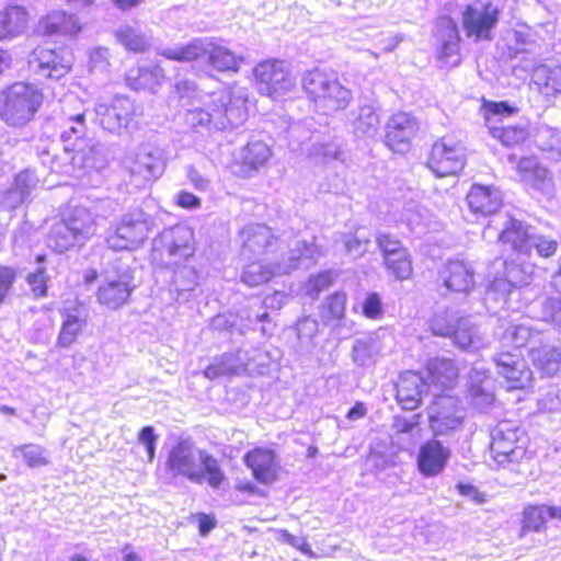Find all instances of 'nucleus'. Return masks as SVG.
<instances>
[{
	"label": "nucleus",
	"instance_id": "obj_57",
	"mask_svg": "<svg viewBox=\"0 0 561 561\" xmlns=\"http://www.w3.org/2000/svg\"><path fill=\"white\" fill-rule=\"evenodd\" d=\"M456 489L461 495L470 497L478 504H482L486 501L485 494L471 483L460 482L456 485Z\"/></svg>",
	"mask_w": 561,
	"mask_h": 561
},
{
	"label": "nucleus",
	"instance_id": "obj_59",
	"mask_svg": "<svg viewBox=\"0 0 561 561\" xmlns=\"http://www.w3.org/2000/svg\"><path fill=\"white\" fill-rule=\"evenodd\" d=\"M198 533L201 536L208 535L216 527V519L213 515L199 513L197 514Z\"/></svg>",
	"mask_w": 561,
	"mask_h": 561
},
{
	"label": "nucleus",
	"instance_id": "obj_60",
	"mask_svg": "<svg viewBox=\"0 0 561 561\" xmlns=\"http://www.w3.org/2000/svg\"><path fill=\"white\" fill-rule=\"evenodd\" d=\"M332 282L333 279L329 272L320 273L311 279L312 287L317 293L329 288Z\"/></svg>",
	"mask_w": 561,
	"mask_h": 561
},
{
	"label": "nucleus",
	"instance_id": "obj_62",
	"mask_svg": "<svg viewBox=\"0 0 561 561\" xmlns=\"http://www.w3.org/2000/svg\"><path fill=\"white\" fill-rule=\"evenodd\" d=\"M415 426V423L404 419V417H394L393 420V428L397 434L411 433Z\"/></svg>",
	"mask_w": 561,
	"mask_h": 561
},
{
	"label": "nucleus",
	"instance_id": "obj_12",
	"mask_svg": "<svg viewBox=\"0 0 561 561\" xmlns=\"http://www.w3.org/2000/svg\"><path fill=\"white\" fill-rule=\"evenodd\" d=\"M467 163L462 149L444 138L436 140L431 148L426 165L437 178L459 175Z\"/></svg>",
	"mask_w": 561,
	"mask_h": 561
},
{
	"label": "nucleus",
	"instance_id": "obj_36",
	"mask_svg": "<svg viewBox=\"0 0 561 561\" xmlns=\"http://www.w3.org/2000/svg\"><path fill=\"white\" fill-rule=\"evenodd\" d=\"M196 241L191 228H180L174 231L168 253L176 262H185L195 254Z\"/></svg>",
	"mask_w": 561,
	"mask_h": 561
},
{
	"label": "nucleus",
	"instance_id": "obj_10",
	"mask_svg": "<svg viewBox=\"0 0 561 561\" xmlns=\"http://www.w3.org/2000/svg\"><path fill=\"white\" fill-rule=\"evenodd\" d=\"M433 36L435 38V57L448 68L461 65V37L457 22L450 15H440L435 22Z\"/></svg>",
	"mask_w": 561,
	"mask_h": 561
},
{
	"label": "nucleus",
	"instance_id": "obj_63",
	"mask_svg": "<svg viewBox=\"0 0 561 561\" xmlns=\"http://www.w3.org/2000/svg\"><path fill=\"white\" fill-rule=\"evenodd\" d=\"M367 413V409L363 402H356L346 413L350 421L363 419Z\"/></svg>",
	"mask_w": 561,
	"mask_h": 561
},
{
	"label": "nucleus",
	"instance_id": "obj_44",
	"mask_svg": "<svg viewBox=\"0 0 561 561\" xmlns=\"http://www.w3.org/2000/svg\"><path fill=\"white\" fill-rule=\"evenodd\" d=\"M347 297L345 293L329 295L321 306V318L325 322L340 321L345 316Z\"/></svg>",
	"mask_w": 561,
	"mask_h": 561
},
{
	"label": "nucleus",
	"instance_id": "obj_25",
	"mask_svg": "<svg viewBox=\"0 0 561 561\" xmlns=\"http://www.w3.org/2000/svg\"><path fill=\"white\" fill-rule=\"evenodd\" d=\"M499 242L510 247L516 254L529 255L531 251V236L523 221L510 217L497 236Z\"/></svg>",
	"mask_w": 561,
	"mask_h": 561
},
{
	"label": "nucleus",
	"instance_id": "obj_32",
	"mask_svg": "<svg viewBox=\"0 0 561 561\" xmlns=\"http://www.w3.org/2000/svg\"><path fill=\"white\" fill-rule=\"evenodd\" d=\"M163 80L164 71L159 66L136 67L128 70L124 77L125 84L134 91H153Z\"/></svg>",
	"mask_w": 561,
	"mask_h": 561
},
{
	"label": "nucleus",
	"instance_id": "obj_43",
	"mask_svg": "<svg viewBox=\"0 0 561 561\" xmlns=\"http://www.w3.org/2000/svg\"><path fill=\"white\" fill-rule=\"evenodd\" d=\"M236 360V354L224 353L216 357L211 364L205 367L203 375L209 380H214L222 376L236 375L238 374V368L234 366Z\"/></svg>",
	"mask_w": 561,
	"mask_h": 561
},
{
	"label": "nucleus",
	"instance_id": "obj_54",
	"mask_svg": "<svg viewBox=\"0 0 561 561\" xmlns=\"http://www.w3.org/2000/svg\"><path fill=\"white\" fill-rule=\"evenodd\" d=\"M380 119L377 113L368 110L357 117V129L364 134L376 131L379 127Z\"/></svg>",
	"mask_w": 561,
	"mask_h": 561
},
{
	"label": "nucleus",
	"instance_id": "obj_41",
	"mask_svg": "<svg viewBox=\"0 0 561 561\" xmlns=\"http://www.w3.org/2000/svg\"><path fill=\"white\" fill-rule=\"evenodd\" d=\"M79 241H82L75 233L60 221H57L50 228L48 233V243L58 253H64L77 245Z\"/></svg>",
	"mask_w": 561,
	"mask_h": 561
},
{
	"label": "nucleus",
	"instance_id": "obj_51",
	"mask_svg": "<svg viewBox=\"0 0 561 561\" xmlns=\"http://www.w3.org/2000/svg\"><path fill=\"white\" fill-rule=\"evenodd\" d=\"M362 313L370 320L381 319L383 316V305L378 293L371 291L366 295L362 302Z\"/></svg>",
	"mask_w": 561,
	"mask_h": 561
},
{
	"label": "nucleus",
	"instance_id": "obj_64",
	"mask_svg": "<svg viewBox=\"0 0 561 561\" xmlns=\"http://www.w3.org/2000/svg\"><path fill=\"white\" fill-rule=\"evenodd\" d=\"M122 551L124 553L122 561H144L130 543L124 545Z\"/></svg>",
	"mask_w": 561,
	"mask_h": 561
},
{
	"label": "nucleus",
	"instance_id": "obj_55",
	"mask_svg": "<svg viewBox=\"0 0 561 561\" xmlns=\"http://www.w3.org/2000/svg\"><path fill=\"white\" fill-rule=\"evenodd\" d=\"M174 204L183 209L192 210L202 206V201L188 191H180L174 198Z\"/></svg>",
	"mask_w": 561,
	"mask_h": 561
},
{
	"label": "nucleus",
	"instance_id": "obj_1",
	"mask_svg": "<svg viewBox=\"0 0 561 561\" xmlns=\"http://www.w3.org/2000/svg\"><path fill=\"white\" fill-rule=\"evenodd\" d=\"M164 468L172 478H184L195 484L207 482L211 489H219L227 481L219 461L205 449H199L196 457L188 439H179L169 449Z\"/></svg>",
	"mask_w": 561,
	"mask_h": 561
},
{
	"label": "nucleus",
	"instance_id": "obj_7",
	"mask_svg": "<svg viewBox=\"0 0 561 561\" xmlns=\"http://www.w3.org/2000/svg\"><path fill=\"white\" fill-rule=\"evenodd\" d=\"M253 81L260 95L275 100L295 88V77L282 59H265L253 68Z\"/></svg>",
	"mask_w": 561,
	"mask_h": 561
},
{
	"label": "nucleus",
	"instance_id": "obj_40",
	"mask_svg": "<svg viewBox=\"0 0 561 561\" xmlns=\"http://www.w3.org/2000/svg\"><path fill=\"white\" fill-rule=\"evenodd\" d=\"M387 272L398 280H408L413 276V261L409 250L383 260Z\"/></svg>",
	"mask_w": 561,
	"mask_h": 561
},
{
	"label": "nucleus",
	"instance_id": "obj_29",
	"mask_svg": "<svg viewBox=\"0 0 561 561\" xmlns=\"http://www.w3.org/2000/svg\"><path fill=\"white\" fill-rule=\"evenodd\" d=\"M165 170V163L158 151H142L136 154L130 174L144 182L158 180Z\"/></svg>",
	"mask_w": 561,
	"mask_h": 561
},
{
	"label": "nucleus",
	"instance_id": "obj_4",
	"mask_svg": "<svg viewBox=\"0 0 561 561\" xmlns=\"http://www.w3.org/2000/svg\"><path fill=\"white\" fill-rule=\"evenodd\" d=\"M490 456L500 467H518L533 458L530 438L519 426L501 422L491 436Z\"/></svg>",
	"mask_w": 561,
	"mask_h": 561
},
{
	"label": "nucleus",
	"instance_id": "obj_17",
	"mask_svg": "<svg viewBox=\"0 0 561 561\" xmlns=\"http://www.w3.org/2000/svg\"><path fill=\"white\" fill-rule=\"evenodd\" d=\"M36 70L49 79H61L72 69V53L61 48L36 47L33 50Z\"/></svg>",
	"mask_w": 561,
	"mask_h": 561
},
{
	"label": "nucleus",
	"instance_id": "obj_26",
	"mask_svg": "<svg viewBox=\"0 0 561 561\" xmlns=\"http://www.w3.org/2000/svg\"><path fill=\"white\" fill-rule=\"evenodd\" d=\"M59 221L81 240L93 234L95 227V218L93 214L90 209L83 206L66 207L61 211Z\"/></svg>",
	"mask_w": 561,
	"mask_h": 561
},
{
	"label": "nucleus",
	"instance_id": "obj_56",
	"mask_svg": "<svg viewBox=\"0 0 561 561\" xmlns=\"http://www.w3.org/2000/svg\"><path fill=\"white\" fill-rule=\"evenodd\" d=\"M234 492L248 497H265L266 493L261 490L253 481H239L233 486Z\"/></svg>",
	"mask_w": 561,
	"mask_h": 561
},
{
	"label": "nucleus",
	"instance_id": "obj_14",
	"mask_svg": "<svg viewBox=\"0 0 561 561\" xmlns=\"http://www.w3.org/2000/svg\"><path fill=\"white\" fill-rule=\"evenodd\" d=\"M428 329L433 335L451 339L460 348L467 350L473 344L468 320L451 311L435 313L428 321Z\"/></svg>",
	"mask_w": 561,
	"mask_h": 561
},
{
	"label": "nucleus",
	"instance_id": "obj_2",
	"mask_svg": "<svg viewBox=\"0 0 561 561\" xmlns=\"http://www.w3.org/2000/svg\"><path fill=\"white\" fill-rule=\"evenodd\" d=\"M44 102L43 92L31 83L15 81L0 90V119L12 127L32 122Z\"/></svg>",
	"mask_w": 561,
	"mask_h": 561
},
{
	"label": "nucleus",
	"instance_id": "obj_52",
	"mask_svg": "<svg viewBox=\"0 0 561 561\" xmlns=\"http://www.w3.org/2000/svg\"><path fill=\"white\" fill-rule=\"evenodd\" d=\"M482 111L484 119L489 121L494 116H511L515 108L506 101H483Z\"/></svg>",
	"mask_w": 561,
	"mask_h": 561
},
{
	"label": "nucleus",
	"instance_id": "obj_33",
	"mask_svg": "<svg viewBox=\"0 0 561 561\" xmlns=\"http://www.w3.org/2000/svg\"><path fill=\"white\" fill-rule=\"evenodd\" d=\"M430 424L436 436H445L459 431L465 421L462 409L456 402L449 408L436 411L428 417Z\"/></svg>",
	"mask_w": 561,
	"mask_h": 561
},
{
	"label": "nucleus",
	"instance_id": "obj_61",
	"mask_svg": "<svg viewBox=\"0 0 561 561\" xmlns=\"http://www.w3.org/2000/svg\"><path fill=\"white\" fill-rule=\"evenodd\" d=\"M188 179L192 185L198 191H205L209 186V180L202 176L196 170L188 173Z\"/></svg>",
	"mask_w": 561,
	"mask_h": 561
},
{
	"label": "nucleus",
	"instance_id": "obj_18",
	"mask_svg": "<svg viewBox=\"0 0 561 561\" xmlns=\"http://www.w3.org/2000/svg\"><path fill=\"white\" fill-rule=\"evenodd\" d=\"M466 204L476 217H488L497 213L503 206L500 190L494 185L474 183L466 194Z\"/></svg>",
	"mask_w": 561,
	"mask_h": 561
},
{
	"label": "nucleus",
	"instance_id": "obj_24",
	"mask_svg": "<svg viewBox=\"0 0 561 561\" xmlns=\"http://www.w3.org/2000/svg\"><path fill=\"white\" fill-rule=\"evenodd\" d=\"M425 369L427 383L443 391L453 389L460 377L457 363L450 358L434 357L426 363Z\"/></svg>",
	"mask_w": 561,
	"mask_h": 561
},
{
	"label": "nucleus",
	"instance_id": "obj_46",
	"mask_svg": "<svg viewBox=\"0 0 561 561\" xmlns=\"http://www.w3.org/2000/svg\"><path fill=\"white\" fill-rule=\"evenodd\" d=\"M275 276L270 265L252 262L242 272V282L250 287H257L268 283Z\"/></svg>",
	"mask_w": 561,
	"mask_h": 561
},
{
	"label": "nucleus",
	"instance_id": "obj_37",
	"mask_svg": "<svg viewBox=\"0 0 561 561\" xmlns=\"http://www.w3.org/2000/svg\"><path fill=\"white\" fill-rule=\"evenodd\" d=\"M531 360L542 376H553L561 368V350L554 346H540L531 352Z\"/></svg>",
	"mask_w": 561,
	"mask_h": 561
},
{
	"label": "nucleus",
	"instance_id": "obj_42",
	"mask_svg": "<svg viewBox=\"0 0 561 561\" xmlns=\"http://www.w3.org/2000/svg\"><path fill=\"white\" fill-rule=\"evenodd\" d=\"M490 134L505 147H517L529 137V131L526 127L513 125L492 127Z\"/></svg>",
	"mask_w": 561,
	"mask_h": 561
},
{
	"label": "nucleus",
	"instance_id": "obj_28",
	"mask_svg": "<svg viewBox=\"0 0 561 561\" xmlns=\"http://www.w3.org/2000/svg\"><path fill=\"white\" fill-rule=\"evenodd\" d=\"M135 116L134 103L124 96L116 98L103 113V124L111 131H121L129 127Z\"/></svg>",
	"mask_w": 561,
	"mask_h": 561
},
{
	"label": "nucleus",
	"instance_id": "obj_22",
	"mask_svg": "<svg viewBox=\"0 0 561 561\" xmlns=\"http://www.w3.org/2000/svg\"><path fill=\"white\" fill-rule=\"evenodd\" d=\"M31 22V13L22 4H7L0 10V42L23 34Z\"/></svg>",
	"mask_w": 561,
	"mask_h": 561
},
{
	"label": "nucleus",
	"instance_id": "obj_15",
	"mask_svg": "<svg viewBox=\"0 0 561 561\" xmlns=\"http://www.w3.org/2000/svg\"><path fill=\"white\" fill-rule=\"evenodd\" d=\"M419 131L417 121L408 113H396L385 126V145L393 152L410 150L412 140Z\"/></svg>",
	"mask_w": 561,
	"mask_h": 561
},
{
	"label": "nucleus",
	"instance_id": "obj_6",
	"mask_svg": "<svg viewBox=\"0 0 561 561\" xmlns=\"http://www.w3.org/2000/svg\"><path fill=\"white\" fill-rule=\"evenodd\" d=\"M501 10L492 0H476L463 7L461 27L473 43L491 42L500 22Z\"/></svg>",
	"mask_w": 561,
	"mask_h": 561
},
{
	"label": "nucleus",
	"instance_id": "obj_21",
	"mask_svg": "<svg viewBox=\"0 0 561 561\" xmlns=\"http://www.w3.org/2000/svg\"><path fill=\"white\" fill-rule=\"evenodd\" d=\"M62 322L56 339V346L59 348H69L83 334L88 325L89 314L84 309V304L78 301L71 309L61 311Z\"/></svg>",
	"mask_w": 561,
	"mask_h": 561
},
{
	"label": "nucleus",
	"instance_id": "obj_49",
	"mask_svg": "<svg viewBox=\"0 0 561 561\" xmlns=\"http://www.w3.org/2000/svg\"><path fill=\"white\" fill-rule=\"evenodd\" d=\"M48 276L44 267L27 274L26 283L35 298H45L48 295Z\"/></svg>",
	"mask_w": 561,
	"mask_h": 561
},
{
	"label": "nucleus",
	"instance_id": "obj_45",
	"mask_svg": "<svg viewBox=\"0 0 561 561\" xmlns=\"http://www.w3.org/2000/svg\"><path fill=\"white\" fill-rule=\"evenodd\" d=\"M115 38L127 51L133 54H142L149 48L146 37L130 26L118 30L115 33Z\"/></svg>",
	"mask_w": 561,
	"mask_h": 561
},
{
	"label": "nucleus",
	"instance_id": "obj_9",
	"mask_svg": "<svg viewBox=\"0 0 561 561\" xmlns=\"http://www.w3.org/2000/svg\"><path fill=\"white\" fill-rule=\"evenodd\" d=\"M136 284L134 274L129 268L107 274L98 286L94 297L104 309L116 311L126 306L131 298Z\"/></svg>",
	"mask_w": 561,
	"mask_h": 561
},
{
	"label": "nucleus",
	"instance_id": "obj_39",
	"mask_svg": "<svg viewBox=\"0 0 561 561\" xmlns=\"http://www.w3.org/2000/svg\"><path fill=\"white\" fill-rule=\"evenodd\" d=\"M516 170L524 181L530 183L536 188L545 182L548 174L547 169L541 167L538 159L534 156L520 158Z\"/></svg>",
	"mask_w": 561,
	"mask_h": 561
},
{
	"label": "nucleus",
	"instance_id": "obj_53",
	"mask_svg": "<svg viewBox=\"0 0 561 561\" xmlns=\"http://www.w3.org/2000/svg\"><path fill=\"white\" fill-rule=\"evenodd\" d=\"M157 438L154 430L150 425L144 426L138 433V440L145 446L149 462H152L156 458Z\"/></svg>",
	"mask_w": 561,
	"mask_h": 561
},
{
	"label": "nucleus",
	"instance_id": "obj_8",
	"mask_svg": "<svg viewBox=\"0 0 561 561\" xmlns=\"http://www.w3.org/2000/svg\"><path fill=\"white\" fill-rule=\"evenodd\" d=\"M492 362L507 391H525L534 383V373L525 360L520 347L497 352Z\"/></svg>",
	"mask_w": 561,
	"mask_h": 561
},
{
	"label": "nucleus",
	"instance_id": "obj_13",
	"mask_svg": "<svg viewBox=\"0 0 561 561\" xmlns=\"http://www.w3.org/2000/svg\"><path fill=\"white\" fill-rule=\"evenodd\" d=\"M242 460L255 482L270 485L279 480L280 461L275 449L255 446L243 455Z\"/></svg>",
	"mask_w": 561,
	"mask_h": 561
},
{
	"label": "nucleus",
	"instance_id": "obj_38",
	"mask_svg": "<svg viewBox=\"0 0 561 561\" xmlns=\"http://www.w3.org/2000/svg\"><path fill=\"white\" fill-rule=\"evenodd\" d=\"M207 43L202 38L193 41L176 47L168 48L161 51V56L165 59L176 62H193L205 57Z\"/></svg>",
	"mask_w": 561,
	"mask_h": 561
},
{
	"label": "nucleus",
	"instance_id": "obj_5",
	"mask_svg": "<svg viewBox=\"0 0 561 561\" xmlns=\"http://www.w3.org/2000/svg\"><path fill=\"white\" fill-rule=\"evenodd\" d=\"M302 88L309 100L327 114L345 108L351 100V91L336 76L320 69L306 73Z\"/></svg>",
	"mask_w": 561,
	"mask_h": 561
},
{
	"label": "nucleus",
	"instance_id": "obj_48",
	"mask_svg": "<svg viewBox=\"0 0 561 561\" xmlns=\"http://www.w3.org/2000/svg\"><path fill=\"white\" fill-rule=\"evenodd\" d=\"M18 274V270L13 266L0 264V307L12 294Z\"/></svg>",
	"mask_w": 561,
	"mask_h": 561
},
{
	"label": "nucleus",
	"instance_id": "obj_19",
	"mask_svg": "<svg viewBox=\"0 0 561 561\" xmlns=\"http://www.w3.org/2000/svg\"><path fill=\"white\" fill-rule=\"evenodd\" d=\"M146 220L124 217L106 238L107 247L114 251L130 250L145 239Z\"/></svg>",
	"mask_w": 561,
	"mask_h": 561
},
{
	"label": "nucleus",
	"instance_id": "obj_58",
	"mask_svg": "<svg viewBox=\"0 0 561 561\" xmlns=\"http://www.w3.org/2000/svg\"><path fill=\"white\" fill-rule=\"evenodd\" d=\"M535 249L541 257L547 259L556 254L558 242L553 239L539 238L535 244Z\"/></svg>",
	"mask_w": 561,
	"mask_h": 561
},
{
	"label": "nucleus",
	"instance_id": "obj_16",
	"mask_svg": "<svg viewBox=\"0 0 561 561\" xmlns=\"http://www.w3.org/2000/svg\"><path fill=\"white\" fill-rule=\"evenodd\" d=\"M428 383L420 371L404 370L394 383V398L402 410L413 411L423 403Z\"/></svg>",
	"mask_w": 561,
	"mask_h": 561
},
{
	"label": "nucleus",
	"instance_id": "obj_31",
	"mask_svg": "<svg viewBox=\"0 0 561 561\" xmlns=\"http://www.w3.org/2000/svg\"><path fill=\"white\" fill-rule=\"evenodd\" d=\"M272 156L270 147L262 140L249 141L242 149L241 159L238 162L240 173L244 178L251 176L266 164Z\"/></svg>",
	"mask_w": 561,
	"mask_h": 561
},
{
	"label": "nucleus",
	"instance_id": "obj_11",
	"mask_svg": "<svg viewBox=\"0 0 561 561\" xmlns=\"http://www.w3.org/2000/svg\"><path fill=\"white\" fill-rule=\"evenodd\" d=\"M83 30V23L76 13L56 9L39 18L35 33L54 42L75 41Z\"/></svg>",
	"mask_w": 561,
	"mask_h": 561
},
{
	"label": "nucleus",
	"instance_id": "obj_34",
	"mask_svg": "<svg viewBox=\"0 0 561 561\" xmlns=\"http://www.w3.org/2000/svg\"><path fill=\"white\" fill-rule=\"evenodd\" d=\"M533 83L546 99L561 94V66L540 65L533 72Z\"/></svg>",
	"mask_w": 561,
	"mask_h": 561
},
{
	"label": "nucleus",
	"instance_id": "obj_23",
	"mask_svg": "<svg viewBox=\"0 0 561 561\" xmlns=\"http://www.w3.org/2000/svg\"><path fill=\"white\" fill-rule=\"evenodd\" d=\"M439 277L454 293H468L474 287L473 272L462 260H448L439 271Z\"/></svg>",
	"mask_w": 561,
	"mask_h": 561
},
{
	"label": "nucleus",
	"instance_id": "obj_30",
	"mask_svg": "<svg viewBox=\"0 0 561 561\" xmlns=\"http://www.w3.org/2000/svg\"><path fill=\"white\" fill-rule=\"evenodd\" d=\"M239 236L242 240V247L250 252L267 253L277 242V237L272 228L266 225H250L240 230Z\"/></svg>",
	"mask_w": 561,
	"mask_h": 561
},
{
	"label": "nucleus",
	"instance_id": "obj_20",
	"mask_svg": "<svg viewBox=\"0 0 561 561\" xmlns=\"http://www.w3.org/2000/svg\"><path fill=\"white\" fill-rule=\"evenodd\" d=\"M451 456L450 449L440 440L432 438L419 449L416 465L424 477H435L443 472Z\"/></svg>",
	"mask_w": 561,
	"mask_h": 561
},
{
	"label": "nucleus",
	"instance_id": "obj_3",
	"mask_svg": "<svg viewBox=\"0 0 561 561\" xmlns=\"http://www.w3.org/2000/svg\"><path fill=\"white\" fill-rule=\"evenodd\" d=\"M87 113L79 100L66 103L61 108L60 140L65 151L72 153V161L84 164L94 153V145L87 137Z\"/></svg>",
	"mask_w": 561,
	"mask_h": 561
},
{
	"label": "nucleus",
	"instance_id": "obj_35",
	"mask_svg": "<svg viewBox=\"0 0 561 561\" xmlns=\"http://www.w3.org/2000/svg\"><path fill=\"white\" fill-rule=\"evenodd\" d=\"M548 508L545 504H528L523 508L518 537L523 538L530 533L546 531L548 528Z\"/></svg>",
	"mask_w": 561,
	"mask_h": 561
},
{
	"label": "nucleus",
	"instance_id": "obj_47",
	"mask_svg": "<svg viewBox=\"0 0 561 561\" xmlns=\"http://www.w3.org/2000/svg\"><path fill=\"white\" fill-rule=\"evenodd\" d=\"M16 453L20 454L28 468H39L49 463L45 449L36 444H23L16 448Z\"/></svg>",
	"mask_w": 561,
	"mask_h": 561
},
{
	"label": "nucleus",
	"instance_id": "obj_50",
	"mask_svg": "<svg viewBox=\"0 0 561 561\" xmlns=\"http://www.w3.org/2000/svg\"><path fill=\"white\" fill-rule=\"evenodd\" d=\"M377 247L382 255V260L396 255L401 251L408 250L402 242L390 233H380L376 238Z\"/></svg>",
	"mask_w": 561,
	"mask_h": 561
},
{
	"label": "nucleus",
	"instance_id": "obj_27",
	"mask_svg": "<svg viewBox=\"0 0 561 561\" xmlns=\"http://www.w3.org/2000/svg\"><path fill=\"white\" fill-rule=\"evenodd\" d=\"M205 55L207 65L216 72H238L243 64V57L234 54L228 47L209 42Z\"/></svg>",
	"mask_w": 561,
	"mask_h": 561
}]
</instances>
